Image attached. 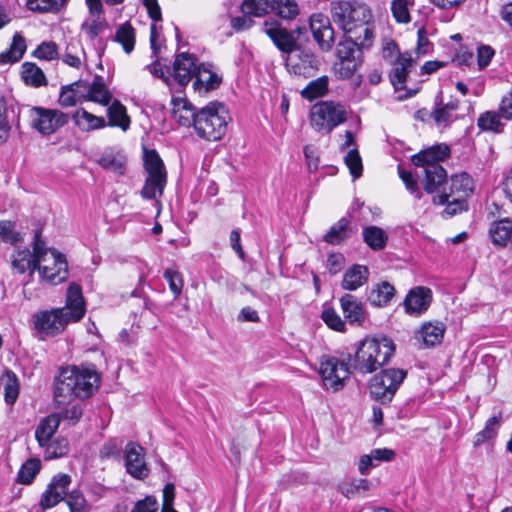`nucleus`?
Listing matches in <instances>:
<instances>
[{
  "mask_svg": "<svg viewBox=\"0 0 512 512\" xmlns=\"http://www.w3.org/2000/svg\"><path fill=\"white\" fill-rule=\"evenodd\" d=\"M150 31H151V33H150V45H151V49H152L153 55H154V57L156 59H155V61L153 63L147 65V69L155 77L166 80L163 67L161 66V64L159 63L158 58H157V55H158L159 50H160V46L157 43L158 38H159V33L157 31V27H156L155 24L151 25Z\"/></svg>",
  "mask_w": 512,
  "mask_h": 512,
  "instance_id": "09e8293b",
  "label": "nucleus"
},
{
  "mask_svg": "<svg viewBox=\"0 0 512 512\" xmlns=\"http://www.w3.org/2000/svg\"><path fill=\"white\" fill-rule=\"evenodd\" d=\"M241 11L248 16L262 17L271 12V3L270 0H243Z\"/></svg>",
  "mask_w": 512,
  "mask_h": 512,
  "instance_id": "5fc2aeb1",
  "label": "nucleus"
},
{
  "mask_svg": "<svg viewBox=\"0 0 512 512\" xmlns=\"http://www.w3.org/2000/svg\"><path fill=\"white\" fill-rule=\"evenodd\" d=\"M45 459L58 458L68 452V441L65 438L50 441L45 447Z\"/></svg>",
  "mask_w": 512,
  "mask_h": 512,
  "instance_id": "774afa93",
  "label": "nucleus"
},
{
  "mask_svg": "<svg viewBox=\"0 0 512 512\" xmlns=\"http://www.w3.org/2000/svg\"><path fill=\"white\" fill-rule=\"evenodd\" d=\"M4 388L5 402L12 405L16 402L19 395V382L17 376L12 371H7L1 378Z\"/></svg>",
  "mask_w": 512,
  "mask_h": 512,
  "instance_id": "8fccbe9b",
  "label": "nucleus"
},
{
  "mask_svg": "<svg viewBox=\"0 0 512 512\" xmlns=\"http://www.w3.org/2000/svg\"><path fill=\"white\" fill-rule=\"evenodd\" d=\"M394 351V343L387 337L365 338L355 352L353 370L361 374L373 373L390 360Z\"/></svg>",
  "mask_w": 512,
  "mask_h": 512,
  "instance_id": "39448f33",
  "label": "nucleus"
},
{
  "mask_svg": "<svg viewBox=\"0 0 512 512\" xmlns=\"http://www.w3.org/2000/svg\"><path fill=\"white\" fill-rule=\"evenodd\" d=\"M501 419V412H499L498 415L490 417L487 420L484 429L475 435L474 445L479 446L482 443L494 438L497 435V431L500 427Z\"/></svg>",
  "mask_w": 512,
  "mask_h": 512,
  "instance_id": "603ef678",
  "label": "nucleus"
},
{
  "mask_svg": "<svg viewBox=\"0 0 512 512\" xmlns=\"http://www.w3.org/2000/svg\"><path fill=\"white\" fill-rule=\"evenodd\" d=\"M374 38L373 30L366 29V35L353 34L352 37L346 36V39L337 46V56L339 59H361V49L369 48Z\"/></svg>",
  "mask_w": 512,
  "mask_h": 512,
  "instance_id": "2eb2a0df",
  "label": "nucleus"
},
{
  "mask_svg": "<svg viewBox=\"0 0 512 512\" xmlns=\"http://www.w3.org/2000/svg\"><path fill=\"white\" fill-rule=\"evenodd\" d=\"M123 449V440L121 438H111L106 441L100 449L102 459L119 460Z\"/></svg>",
  "mask_w": 512,
  "mask_h": 512,
  "instance_id": "e2e57ef3",
  "label": "nucleus"
},
{
  "mask_svg": "<svg viewBox=\"0 0 512 512\" xmlns=\"http://www.w3.org/2000/svg\"><path fill=\"white\" fill-rule=\"evenodd\" d=\"M446 331V325L441 321L424 322L415 332V339L424 348H431L441 344Z\"/></svg>",
  "mask_w": 512,
  "mask_h": 512,
  "instance_id": "aec40b11",
  "label": "nucleus"
},
{
  "mask_svg": "<svg viewBox=\"0 0 512 512\" xmlns=\"http://www.w3.org/2000/svg\"><path fill=\"white\" fill-rule=\"evenodd\" d=\"M372 483L368 479H352L339 484V491L348 499L355 498L370 490Z\"/></svg>",
  "mask_w": 512,
  "mask_h": 512,
  "instance_id": "79ce46f5",
  "label": "nucleus"
},
{
  "mask_svg": "<svg viewBox=\"0 0 512 512\" xmlns=\"http://www.w3.org/2000/svg\"><path fill=\"white\" fill-rule=\"evenodd\" d=\"M11 265L13 270L20 274H24L26 271L33 273L39 267L31 255V251L21 247H17L11 255Z\"/></svg>",
  "mask_w": 512,
  "mask_h": 512,
  "instance_id": "c85d7f7f",
  "label": "nucleus"
},
{
  "mask_svg": "<svg viewBox=\"0 0 512 512\" xmlns=\"http://www.w3.org/2000/svg\"><path fill=\"white\" fill-rule=\"evenodd\" d=\"M364 242L375 251L385 248L388 234L378 226H367L363 229Z\"/></svg>",
  "mask_w": 512,
  "mask_h": 512,
  "instance_id": "a19ab883",
  "label": "nucleus"
},
{
  "mask_svg": "<svg viewBox=\"0 0 512 512\" xmlns=\"http://www.w3.org/2000/svg\"><path fill=\"white\" fill-rule=\"evenodd\" d=\"M413 59L409 53H404L396 57L394 61V68L390 74L392 84L398 88L406 82L408 69L412 66Z\"/></svg>",
  "mask_w": 512,
  "mask_h": 512,
  "instance_id": "c9c22d12",
  "label": "nucleus"
},
{
  "mask_svg": "<svg viewBox=\"0 0 512 512\" xmlns=\"http://www.w3.org/2000/svg\"><path fill=\"white\" fill-rule=\"evenodd\" d=\"M107 116L108 122H106V126L119 127L123 131H126L130 126V118L126 107L119 100H114L108 105Z\"/></svg>",
  "mask_w": 512,
  "mask_h": 512,
  "instance_id": "473e14b6",
  "label": "nucleus"
},
{
  "mask_svg": "<svg viewBox=\"0 0 512 512\" xmlns=\"http://www.w3.org/2000/svg\"><path fill=\"white\" fill-rule=\"evenodd\" d=\"M331 21L322 13H315L310 17V30L314 40L323 51H329L334 44V29Z\"/></svg>",
  "mask_w": 512,
  "mask_h": 512,
  "instance_id": "f3484780",
  "label": "nucleus"
},
{
  "mask_svg": "<svg viewBox=\"0 0 512 512\" xmlns=\"http://www.w3.org/2000/svg\"><path fill=\"white\" fill-rule=\"evenodd\" d=\"M0 238L5 243L16 245L23 241V234L16 229V222L0 220Z\"/></svg>",
  "mask_w": 512,
  "mask_h": 512,
  "instance_id": "4d7b16f0",
  "label": "nucleus"
},
{
  "mask_svg": "<svg viewBox=\"0 0 512 512\" xmlns=\"http://www.w3.org/2000/svg\"><path fill=\"white\" fill-rule=\"evenodd\" d=\"M433 202L438 205L446 204V208L442 212L444 217H452L462 211H466L468 207L465 199L448 195L445 190L434 196Z\"/></svg>",
  "mask_w": 512,
  "mask_h": 512,
  "instance_id": "7c9ffc66",
  "label": "nucleus"
},
{
  "mask_svg": "<svg viewBox=\"0 0 512 512\" xmlns=\"http://www.w3.org/2000/svg\"><path fill=\"white\" fill-rule=\"evenodd\" d=\"M432 298V291L428 287L417 286L412 288L403 302L405 312L412 316L422 315L428 310Z\"/></svg>",
  "mask_w": 512,
  "mask_h": 512,
  "instance_id": "a211bd4d",
  "label": "nucleus"
},
{
  "mask_svg": "<svg viewBox=\"0 0 512 512\" xmlns=\"http://www.w3.org/2000/svg\"><path fill=\"white\" fill-rule=\"evenodd\" d=\"M501 117L502 115L500 112L486 111L479 116L477 125L482 131L500 133L503 130Z\"/></svg>",
  "mask_w": 512,
  "mask_h": 512,
  "instance_id": "49530a36",
  "label": "nucleus"
},
{
  "mask_svg": "<svg viewBox=\"0 0 512 512\" xmlns=\"http://www.w3.org/2000/svg\"><path fill=\"white\" fill-rule=\"evenodd\" d=\"M449 155L450 149L447 145H436L413 156L414 165L422 169V184L427 193L438 192L446 182L447 172L440 162Z\"/></svg>",
  "mask_w": 512,
  "mask_h": 512,
  "instance_id": "20e7f679",
  "label": "nucleus"
},
{
  "mask_svg": "<svg viewBox=\"0 0 512 512\" xmlns=\"http://www.w3.org/2000/svg\"><path fill=\"white\" fill-rule=\"evenodd\" d=\"M344 161L354 179H357L362 175V159L357 149H351L348 151L344 157Z\"/></svg>",
  "mask_w": 512,
  "mask_h": 512,
  "instance_id": "69168bd1",
  "label": "nucleus"
},
{
  "mask_svg": "<svg viewBox=\"0 0 512 512\" xmlns=\"http://www.w3.org/2000/svg\"><path fill=\"white\" fill-rule=\"evenodd\" d=\"M172 117L179 125L184 127H190L194 124L197 112L192 104H190L185 98H172Z\"/></svg>",
  "mask_w": 512,
  "mask_h": 512,
  "instance_id": "b1692460",
  "label": "nucleus"
},
{
  "mask_svg": "<svg viewBox=\"0 0 512 512\" xmlns=\"http://www.w3.org/2000/svg\"><path fill=\"white\" fill-rule=\"evenodd\" d=\"M459 108V102L454 100L446 104L436 103L435 108L431 113V117L434 120L438 128H447L456 119V112Z\"/></svg>",
  "mask_w": 512,
  "mask_h": 512,
  "instance_id": "393cba45",
  "label": "nucleus"
},
{
  "mask_svg": "<svg viewBox=\"0 0 512 512\" xmlns=\"http://www.w3.org/2000/svg\"><path fill=\"white\" fill-rule=\"evenodd\" d=\"M93 364L68 365L60 369L54 383V399L64 405L75 398L86 399L100 385V375Z\"/></svg>",
  "mask_w": 512,
  "mask_h": 512,
  "instance_id": "f03ea898",
  "label": "nucleus"
},
{
  "mask_svg": "<svg viewBox=\"0 0 512 512\" xmlns=\"http://www.w3.org/2000/svg\"><path fill=\"white\" fill-rule=\"evenodd\" d=\"M60 422L61 415L59 413H52L40 421L35 431V438L40 447L48 445L58 430Z\"/></svg>",
  "mask_w": 512,
  "mask_h": 512,
  "instance_id": "5701e85b",
  "label": "nucleus"
},
{
  "mask_svg": "<svg viewBox=\"0 0 512 512\" xmlns=\"http://www.w3.org/2000/svg\"><path fill=\"white\" fill-rule=\"evenodd\" d=\"M85 50L82 47L80 41L71 40L65 47L64 52L61 55V60L64 64L80 69L85 59Z\"/></svg>",
  "mask_w": 512,
  "mask_h": 512,
  "instance_id": "e433bc0d",
  "label": "nucleus"
},
{
  "mask_svg": "<svg viewBox=\"0 0 512 512\" xmlns=\"http://www.w3.org/2000/svg\"><path fill=\"white\" fill-rule=\"evenodd\" d=\"M32 248L33 251L31 252V255H33V258L38 263V265L48 262V258L51 252H57L56 250H52L46 247L45 242L41 238L40 231L35 232Z\"/></svg>",
  "mask_w": 512,
  "mask_h": 512,
  "instance_id": "052dcab7",
  "label": "nucleus"
},
{
  "mask_svg": "<svg viewBox=\"0 0 512 512\" xmlns=\"http://www.w3.org/2000/svg\"><path fill=\"white\" fill-rule=\"evenodd\" d=\"M31 125L43 135H51L68 123V114L57 110L43 107L30 109Z\"/></svg>",
  "mask_w": 512,
  "mask_h": 512,
  "instance_id": "f8f14e48",
  "label": "nucleus"
},
{
  "mask_svg": "<svg viewBox=\"0 0 512 512\" xmlns=\"http://www.w3.org/2000/svg\"><path fill=\"white\" fill-rule=\"evenodd\" d=\"M86 312L85 302L79 285L71 283L67 289L66 305L62 308L42 310L31 318L33 328L49 337L61 334L70 322L81 320Z\"/></svg>",
  "mask_w": 512,
  "mask_h": 512,
  "instance_id": "f257e3e1",
  "label": "nucleus"
},
{
  "mask_svg": "<svg viewBox=\"0 0 512 512\" xmlns=\"http://www.w3.org/2000/svg\"><path fill=\"white\" fill-rule=\"evenodd\" d=\"M48 262L41 263L36 270L41 277L53 285L65 281L68 277V265L65 257L58 252H51Z\"/></svg>",
  "mask_w": 512,
  "mask_h": 512,
  "instance_id": "4468645a",
  "label": "nucleus"
},
{
  "mask_svg": "<svg viewBox=\"0 0 512 512\" xmlns=\"http://www.w3.org/2000/svg\"><path fill=\"white\" fill-rule=\"evenodd\" d=\"M195 78L193 87L194 90L199 93H206L210 90H214L218 88L222 82V78L218 74L205 68L203 65H200V69L198 70Z\"/></svg>",
  "mask_w": 512,
  "mask_h": 512,
  "instance_id": "2f4dec72",
  "label": "nucleus"
},
{
  "mask_svg": "<svg viewBox=\"0 0 512 512\" xmlns=\"http://www.w3.org/2000/svg\"><path fill=\"white\" fill-rule=\"evenodd\" d=\"M83 99L108 106L111 102L112 95L107 89L103 77L96 75L91 83L82 81Z\"/></svg>",
  "mask_w": 512,
  "mask_h": 512,
  "instance_id": "4be33fe9",
  "label": "nucleus"
},
{
  "mask_svg": "<svg viewBox=\"0 0 512 512\" xmlns=\"http://www.w3.org/2000/svg\"><path fill=\"white\" fill-rule=\"evenodd\" d=\"M492 242L497 246H506L512 237V219L504 218L494 221L489 229Z\"/></svg>",
  "mask_w": 512,
  "mask_h": 512,
  "instance_id": "72a5a7b5",
  "label": "nucleus"
},
{
  "mask_svg": "<svg viewBox=\"0 0 512 512\" xmlns=\"http://www.w3.org/2000/svg\"><path fill=\"white\" fill-rule=\"evenodd\" d=\"M92 18L82 24V30L90 40H95L108 29V22L101 15H91Z\"/></svg>",
  "mask_w": 512,
  "mask_h": 512,
  "instance_id": "864d4df0",
  "label": "nucleus"
},
{
  "mask_svg": "<svg viewBox=\"0 0 512 512\" xmlns=\"http://www.w3.org/2000/svg\"><path fill=\"white\" fill-rule=\"evenodd\" d=\"M8 113L6 98L0 93V144L4 143L10 134L11 125L8 120Z\"/></svg>",
  "mask_w": 512,
  "mask_h": 512,
  "instance_id": "0e129e2a",
  "label": "nucleus"
},
{
  "mask_svg": "<svg viewBox=\"0 0 512 512\" xmlns=\"http://www.w3.org/2000/svg\"><path fill=\"white\" fill-rule=\"evenodd\" d=\"M415 0H392L390 9L393 18L397 23L408 24L411 21L410 8L414 6Z\"/></svg>",
  "mask_w": 512,
  "mask_h": 512,
  "instance_id": "3c124183",
  "label": "nucleus"
},
{
  "mask_svg": "<svg viewBox=\"0 0 512 512\" xmlns=\"http://www.w3.org/2000/svg\"><path fill=\"white\" fill-rule=\"evenodd\" d=\"M350 236L349 221L341 218L337 223L332 225L323 239L331 245H339Z\"/></svg>",
  "mask_w": 512,
  "mask_h": 512,
  "instance_id": "37998d69",
  "label": "nucleus"
},
{
  "mask_svg": "<svg viewBox=\"0 0 512 512\" xmlns=\"http://www.w3.org/2000/svg\"><path fill=\"white\" fill-rule=\"evenodd\" d=\"M347 119V110L340 103L333 101H319L315 103L309 113L311 127L322 135L344 123Z\"/></svg>",
  "mask_w": 512,
  "mask_h": 512,
  "instance_id": "6e6552de",
  "label": "nucleus"
},
{
  "mask_svg": "<svg viewBox=\"0 0 512 512\" xmlns=\"http://www.w3.org/2000/svg\"><path fill=\"white\" fill-rule=\"evenodd\" d=\"M71 484V477L67 474H59L52 478L46 490L41 495L40 506L43 510L51 509L63 501L66 497V504L70 512H89L90 506L79 490L68 493Z\"/></svg>",
  "mask_w": 512,
  "mask_h": 512,
  "instance_id": "423d86ee",
  "label": "nucleus"
},
{
  "mask_svg": "<svg viewBox=\"0 0 512 512\" xmlns=\"http://www.w3.org/2000/svg\"><path fill=\"white\" fill-rule=\"evenodd\" d=\"M22 79L30 86L40 87L47 84L44 72L35 63L25 62L22 65Z\"/></svg>",
  "mask_w": 512,
  "mask_h": 512,
  "instance_id": "a18cd8bd",
  "label": "nucleus"
},
{
  "mask_svg": "<svg viewBox=\"0 0 512 512\" xmlns=\"http://www.w3.org/2000/svg\"><path fill=\"white\" fill-rule=\"evenodd\" d=\"M72 119L75 125L84 132H89L96 129H101L106 126V121L103 117L96 116L84 108H80L74 112Z\"/></svg>",
  "mask_w": 512,
  "mask_h": 512,
  "instance_id": "c756f323",
  "label": "nucleus"
},
{
  "mask_svg": "<svg viewBox=\"0 0 512 512\" xmlns=\"http://www.w3.org/2000/svg\"><path fill=\"white\" fill-rule=\"evenodd\" d=\"M271 11L279 17L292 20L299 14V7L295 0H270Z\"/></svg>",
  "mask_w": 512,
  "mask_h": 512,
  "instance_id": "de8ad7c7",
  "label": "nucleus"
},
{
  "mask_svg": "<svg viewBox=\"0 0 512 512\" xmlns=\"http://www.w3.org/2000/svg\"><path fill=\"white\" fill-rule=\"evenodd\" d=\"M395 294V288L387 281L377 284L371 289L368 300L376 307L386 306Z\"/></svg>",
  "mask_w": 512,
  "mask_h": 512,
  "instance_id": "58836bf2",
  "label": "nucleus"
},
{
  "mask_svg": "<svg viewBox=\"0 0 512 512\" xmlns=\"http://www.w3.org/2000/svg\"><path fill=\"white\" fill-rule=\"evenodd\" d=\"M163 277L167 280L174 297L177 298L181 294L184 285L181 273L175 269L168 268L164 271Z\"/></svg>",
  "mask_w": 512,
  "mask_h": 512,
  "instance_id": "338daca9",
  "label": "nucleus"
},
{
  "mask_svg": "<svg viewBox=\"0 0 512 512\" xmlns=\"http://www.w3.org/2000/svg\"><path fill=\"white\" fill-rule=\"evenodd\" d=\"M112 40L122 46L126 54H130L136 43V30L129 22H124L117 26Z\"/></svg>",
  "mask_w": 512,
  "mask_h": 512,
  "instance_id": "f704fd0d",
  "label": "nucleus"
},
{
  "mask_svg": "<svg viewBox=\"0 0 512 512\" xmlns=\"http://www.w3.org/2000/svg\"><path fill=\"white\" fill-rule=\"evenodd\" d=\"M285 64L290 74L309 78L317 72L319 60L313 53L298 48L286 56Z\"/></svg>",
  "mask_w": 512,
  "mask_h": 512,
  "instance_id": "ddd939ff",
  "label": "nucleus"
},
{
  "mask_svg": "<svg viewBox=\"0 0 512 512\" xmlns=\"http://www.w3.org/2000/svg\"><path fill=\"white\" fill-rule=\"evenodd\" d=\"M264 31L277 48L285 53L286 56L298 49L297 40L293 33L285 28H281L277 23L270 25L265 23Z\"/></svg>",
  "mask_w": 512,
  "mask_h": 512,
  "instance_id": "412c9836",
  "label": "nucleus"
},
{
  "mask_svg": "<svg viewBox=\"0 0 512 512\" xmlns=\"http://www.w3.org/2000/svg\"><path fill=\"white\" fill-rule=\"evenodd\" d=\"M353 370L350 354L341 357L323 356L320 361L319 373L326 389L337 392L345 386V381Z\"/></svg>",
  "mask_w": 512,
  "mask_h": 512,
  "instance_id": "9d476101",
  "label": "nucleus"
},
{
  "mask_svg": "<svg viewBox=\"0 0 512 512\" xmlns=\"http://www.w3.org/2000/svg\"><path fill=\"white\" fill-rule=\"evenodd\" d=\"M369 277V269L367 266L354 264L346 270L342 280V288L348 291H355L363 286Z\"/></svg>",
  "mask_w": 512,
  "mask_h": 512,
  "instance_id": "a878e982",
  "label": "nucleus"
},
{
  "mask_svg": "<svg viewBox=\"0 0 512 512\" xmlns=\"http://www.w3.org/2000/svg\"><path fill=\"white\" fill-rule=\"evenodd\" d=\"M332 22L344 33L366 35V29L373 30V18L370 7L358 0H333L329 7Z\"/></svg>",
  "mask_w": 512,
  "mask_h": 512,
  "instance_id": "7ed1b4c3",
  "label": "nucleus"
},
{
  "mask_svg": "<svg viewBox=\"0 0 512 512\" xmlns=\"http://www.w3.org/2000/svg\"><path fill=\"white\" fill-rule=\"evenodd\" d=\"M328 91V78L326 76L319 77L311 82L301 91L303 98L313 100L322 97Z\"/></svg>",
  "mask_w": 512,
  "mask_h": 512,
  "instance_id": "6e6d98bb",
  "label": "nucleus"
},
{
  "mask_svg": "<svg viewBox=\"0 0 512 512\" xmlns=\"http://www.w3.org/2000/svg\"><path fill=\"white\" fill-rule=\"evenodd\" d=\"M125 467L128 474L136 479L148 476L149 469L145 462V453L142 446L130 441L124 449Z\"/></svg>",
  "mask_w": 512,
  "mask_h": 512,
  "instance_id": "dca6fc26",
  "label": "nucleus"
},
{
  "mask_svg": "<svg viewBox=\"0 0 512 512\" xmlns=\"http://www.w3.org/2000/svg\"><path fill=\"white\" fill-rule=\"evenodd\" d=\"M196 134L208 141L220 140L227 129V112L221 103H211L197 112L193 124Z\"/></svg>",
  "mask_w": 512,
  "mask_h": 512,
  "instance_id": "0eeeda50",
  "label": "nucleus"
},
{
  "mask_svg": "<svg viewBox=\"0 0 512 512\" xmlns=\"http://www.w3.org/2000/svg\"><path fill=\"white\" fill-rule=\"evenodd\" d=\"M82 81H76L61 88L59 104L63 107L75 106L83 98Z\"/></svg>",
  "mask_w": 512,
  "mask_h": 512,
  "instance_id": "c03bdc74",
  "label": "nucleus"
},
{
  "mask_svg": "<svg viewBox=\"0 0 512 512\" xmlns=\"http://www.w3.org/2000/svg\"><path fill=\"white\" fill-rule=\"evenodd\" d=\"M450 182V192L448 195L466 200L473 193L474 181L466 172L452 175Z\"/></svg>",
  "mask_w": 512,
  "mask_h": 512,
  "instance_id": "cd10ccee",
  "label": "nucleus"
},
{
  "mask_svg": "<svg viewBox=\"0 0 512 512\" xmlns=\"http://www.w3.org/2000/svg\"><path fill=\"white\" fill-rule=\"evenodd\" d=\"M199 69L200 65H197L196 58L183 52L175 58L172 76L180 86H185L193 77H196Z\"/></svg>",
  "mask_w": 512,
  "mask_h": 512,
  "instance_id": "6ab92c4d",
  "label": "nucleus"
},
{
  "mask_svg": "<svg viewBox=\"0 0 512 512\" xmlns=\"http://www.w3.org/2000/svg\"><path fill=\"white\" fill-rule=\"evenodd\" d=\"M67 3V0H27V6L32 11L58 12Z\"/></svg>",
  "mask_w": 512,
  "mask_h": 512,
  "instance_id": "680f3d73",
  "label": "nucleus"
},
{
  "mask_svg": "<svg viewBox=\"0 0 512 512\" xmlns=\"http://www.w3.org/2000/svg\"><path fill=\"white\" fill-rule=\"evenodd\" d=\"M342 312L350 323L361 324L365 319L363 304L354 295L345 294L340 298Z\"/></svg>",
  "mask_w": 512,
  "mask_h": 512,
  "instance_id": "bb28decb",
  "label": "nucleus"
},
{
  "mask_svg": "<svg viewBox=\"0 0 512 512\" xmlns=\"http://www.w3.org/2000/svg\"><path fill=\"white\" fill-rule=\"evenodd\" d=\"M26 41L19 33H15L10 48L0 54V64H12L18 62L26 51Z\"/></svg>",
  "mask_w": 512,
  "mask_h": 512,
  "instance_id": "ea45409f",
  "label": "nucleus"
},
{
  "mask_svg": "<svg viewBox=\"0 0 512 512\" xmlns=\"http://www.w3.org/2000/svg\"><path fill=\"white\" fill-rule=\"evenodd\" d=\"M99 165L116 175H123L126 169V157L120 152L106 151L98 160Z\"/></svg>",
  "mask_w": 512,
  "mask_h": 512,
  "instance_id": "4c0bfd02",
  "label": "nucleus"
},
{
  "mask_svg": "<svg viewBox=\"0 0 512 512\" xmlns=\"http://www.w3.org/2000/svg\"><path fill=\"white\" fill-rule=\"evenodd\" d=\"M361 62V59H339L334 64L335 75L340 79H348L354 75Z\"/></svg>",
  "mask_w": 512,
  "mask_h": 512,
  "instance_id": "bf43d9fd",
  "label": "nucleus"
},
{
  "mask_svg": "<svg viewBox=\"0 0 512 512\" xmlns=\"http://www.w3.org/2000/svg\"><path fill=\"white\" fill-rule=\"evenodd\" d=\"M407 373L403 369L389 368L373 376L369 383L370 395L382 404L392 401Z\"/></svg>",
  "mask_w": 512,
  "mask_h": 512,
  "instance_id": "9b49d317",
  "label": "nucleus"
},
{
  "mask_svg": "<svg viewBox=\"0 0 512 512\" xmlns=\"http://www.w3.org/2000/svg\"><path fill=\"white\" fill-rule=\"evenodd\" d=\"M144 169L146 179L141 190L144 199H156L162 196L167 183V172L159 154L154 149L144 148Z\"/></svg>",
  "mask_w": 512,
  "mask_h": 512,
  "instance_id": "1a4fd4ad",
  "label": "nucleus"
},
{
  "mask_svg": "<svg viewBox=\"0 0 512 512\" xmlns=\"http://www.w3.org/2000/svg\"><path fill=\"white\" fill-rule=\"evenodd\" d=\"M41 468V462L39 459L31 458L22 464L17 480L21 484H31L36 475L39 473Z\"/></svg>",
  "mask_w": 512,
  "mask_h": 512,
  "instance_id": "13d9d810",
  "label": "nucleus"
}]
</instances>
